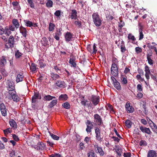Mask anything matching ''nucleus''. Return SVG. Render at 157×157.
I'll use <instances>...</instances> for the list:
<instances>
[{
    "label": "nucleus",
    "mask_w": 157,
    "mask_h": 157,
    "mask_svg": "<svg viewBox=\"0 0 157 157\" xmlns=\"http://www.w3.org/2000/svg\"><path fill=\"white\" fill-rule=\"evenodd\" d=\"M93 21L95 25L97 27L100 26L102 24V20L97 12L94 13L92 15Z\"/></svg>",
    "instance_id": "nucleus-1"
},
{
    "label": "nucleus",
    "mask_w": 157,
    "mask_h": 157,
    "mask_svg": "<svg viewBox=\"0 0 157 157\" xmlns=\"http://www.w3.org/2000/svg\"><path fill=\"white\" fill-rule=\"evenodd\" d=\"M6 83V87L8 91L9 94H12L11 92H15V84L13 82L10 80H7Z\"/></svg>",
    "instance_id": "nucleus-2"
},
{
    "label": "nucleus",
    "mask_w": 157,
    "mask_h": 157,
    "mask_svg": "<svg viewBox=\"0 0 157 157\" xmlns=\"http://www.w3.org/2000/svg\"><path fill=\"white\" fill-rule=\"evenodd\" d=\"M14 38L13 36H10L9 38L8 42L5 44V48L9 49L14 47Z\"/></svg>",
    "instance_id": "nucleus-3"
},
{
    "label": "nucleus",
    "mask_w": 157,
    "mask_h": 157,
    "mask_svg": "<svg viewBox=\"0 0 157 157\" xmlns=\"http://www.w3.org/2000/svg\"><path fill=\"white\" fill-rule=\"evenodd\" d=\"M111 72L112 75L115 77H116L118 75V70L116 64L113 63L111 68Z\"/></svg>",
    "instance_id": "nucleus-4"
},
{
    "label": "nucleus",
    "mask_w": 157,
    "mask_h": 157,
    "mask_svg": "<svg viewBox=\"0 0 157 157\" xmlns=\"http://www.w3.org/2000/svg\"><path fill=\"white\" fill-rule=\"evenodd\" d=\"M94 122L99 126L103 124V121L101 117L98 114L96 113L94 115Z\"/></svg>",
    "instance_id": "nucleus-5"
},
{
    "label": "nucleus",
    "mask_w": 157,
    "mask_h": 157,
    "mask_svg": "<svg viewBox=\"0 0 157 157\" xmlns=\"http://www.w3.org/2000/svg\"><path fill=\"white\" fill-rule=\"evenodd\" d=\"M41 96L39 92L37 91H34L33 95L32 97V102H37V99H41Z\"/></svg>",
    "instance_id": "nucleus-6"
},
{
    "label": "nucleus",
    "mask_w": 157,
    "mask_h": 157,
    "mask_svg": "<svg viewBox=\"0 0 157 157\" xmlns=\"http://www.w3.org/2000/svg\"><path fill=\"white\" fill-rule=\"evenodd\" d=\"M92 123V122L89 120H87L85 123L87 127L86 130L87 133H89L91 132L92 129L94 127Z\"/></svg>",
    "instance_id": "nucleus-7"
},
{
    "label": "nucleus",
    "mask_w": 157,
    "mask_h": 157,
    "mask_svg": "<svg viewBox=\"0 0 157 157\" xmlns=\"http://www.w3.org/2000/svg\"><path fill=\"white\" fill-rule=\"evenodd\" d=\"M87 49L89 52L93 54H95L97 51V48L95 44H94L92 47L91 45H88Z\"/></svg>",
    "instance_id": "nucleus-8"
},
{
    "label": "nucleus",
    "mask_w": 157,
    "mask_h": 157,
    "mask_svg": "<svg viewBox=\"0 0 157 157\" xmlns=\"http://www.w3.org/2000/svg\"><path fill=\"white\" fill-rule=\"evenodd\" d=\"M46 147L45 144L42 142L39 141L37 144V145H35L33 147L37 150H44Z\"/></svg>",
    "instance_id": "nucleus-9"
},
{
    "label": "nucleus",
    "mask_w": 157,
    "mask_h": 157,
    "mask_svg": "<svg viewBox=\"0 0 157 157\" xmlns=\"http://www.w3.org/2000/svg\"><path fill=\"white\" fill-rule=\"evenodd\" d=\"M95 132L96 134V138L97 140L99 141H101V130L99 128L97 127H94Z\"/></svg>",
    "instance_id": "nucleus-10"
},
{
    "label": "nucleus",
    "mask_w": 157,
    "mask_h": 157,
    "mask_svg": "<svg viewBox=\"0 0 157 157\" xmlns=\"http://www.w3.org/2000/svg\"><path fill=\"white\" fill-rule=\"evenodd\" d=\"M73 34L70 32H67L64 35L65 40L67 42H69L72 40L73 37Z\"/></svg>",
    "instance_id": "nucleus-11"
},
{
    "label": "nucleus",
    "mask_w": 157,
    "mask_h": 157,
    "mask_svg": "<svg viewBox=\"0 0 157 157\" xmlns=\"http://www.w3.org/2000/svg\"><path fill=\"white\" fill-rule=\"evenodd\" d=\"M0 109L2 115L4 117L7 115V109L5 105L3 103L0 104Z\"/></svg>",
    "instance_id": "nucleus-12"
},
{
    "label": "nucleus",
    "mask_w": 157,
    "mask_h": 157,
    "mask_svg": "<svg viewBox=\"0 0 157 157\" xmlns=\"http://www.w3.org/2000/svg\"><path fill=\"white\" fill-rule=\"evenodd\" d=\"M139 128L141 131L143 133H146L148 135H151L152 133L149 128L141 126L139 127Z\"/></svg>",
    "instance_id": "nucleus-13"
},
{
    "label": "nucleus",
    "mask_w": 157,
    "mask_h": 157,
    "mask_svg": "<svg viewBox=\"0 0 157 157\" xmlns=\"http://www.w3.org/2000/svg\"><path fill=\"white\" fill-rule=\"evenodd\" d=\"M91 101L94 105H97L99 102V98L98 96L92 95Z\"/></svg>",
    "instance_id": "nucleus-14"
},
{
    "label": "nucleus",
    "mask_w": 157,
    "mask_h": 157,
    "mask_svg": "<svg viewBox=\"0 0 157 157\" xmlns=\"http://www.w3.org/2000/svg\"><path fill=\"white\" fill-rule=\"evenodd\" d=\"M145 73V76L147 80H148L150 78L149 75L151 74L150 71L149 69V67L146 65L145 67L144 70Z\"/></svg>",
    "instance_id": "nucleus-15"
},
{
    "label": "nucleus",
    "mask_w": 157,
    "mask_h": 157,
    "mask_svg": "<svg viewBox=\"0 0 157 157\" xmlns=\"http://www.w3.org/2000/svg\"><path fill=\"white\" fill-rule=\"evenodd\" d=\"M20 33L21 34L23 37L26 38L27 35V31L26 29L22 26H21L19 28Z\"/></svg>",
    "instance_id": "nucleus-16"
},
{
    "label": "nucleus",
    "mask_w": 157,
    "mask_h": 157,
    "mask_svg": "<svg viewBox=\"0 0 157 157\" xmlns=\"http://www.w3.org/2000/svg\"><path fill=\"white\" fill-rule=\"evenodd\" d=\"M55 85L56 86L59 88H64L66 87V84L64 81L57 80L56 81Z\"/></svg>",
    "instance_id": "nucleus-17"
},
{
    "label": "nucleus",
    "mask_w": 157,
    "mask_h": 157,
    "mask_svg": "<svg viewBox=\"0 0 157 157\" xmlns=\"http://www.w3.org/2000/svg\"><path fill=\"white\" fill-rule=\"evenodd\" d=\"M125 107L126 110L128 113H132L134 110L133 107L130 106V103L128 102L126 103Z\"/></svg>",
    "instance_id": "nucleus-18"
},
{
    "label": "nucleus",
    "mask_w": 157,
    "mask_h": 157,
    "mask_svg": "<svg viewBox=\"0 0 157 157\" xmlns=\"http://www.w3.org/2000/svg\"><path fill=\"white\" fill-rule=\"evenodd\" d=\"M6 57L5 56H2L0 58V66L1 67H3L6 64L7 61Z\"/></svg>",
    "instance_id": "nucleus-19"
},
{
    "label": "nucleus",
    "mask_w": 157,
    "mask_h": 157,
    "mask_svg": "<svg viewBox=\"0 0 157 157\" xmlns=\"http://www.w3.org/2000/svg\"><path fill=\"white\" fill-rule=\"evenodd\" d=\"M70 17L72 19H76L77 17V12L75 9L71 10V12L70 13Z\"/></svg>",
    "instance_id": "nucleus-20"
},
{
    "label": "nucleus",
    "mask_w": 157,
    "mask_h": 157,
    "mask_svg": "<svg viewBox=\"0 0 157 157\" xmlns=\"http://www.w3.org/2000/svg\"><path fill=\"white\" fill-rule=\"evenodd\" d=\"M15 90V92H11L12 94H9L11 96V98L13 99L14 101H18L19 100V97L16 94ZM11 98V97H10Z\"/></svg>",
    "instance_id": "nucleus-21"
},
{
    "label": "nucleus",
    "mask_w": 157,
    "mask_h": 157,
    "mask_svg": "<svg viewBox=\"0 0 157 157\" xmlns=\"http://www.w3.org/2000/svg\"><path fill=\"white\" fill-rule=\"evenodd\" d=\"M151 122L149 123L150 127L151 128L152 130L155 132L157 134V126L156 124L151 120Z\"/></svg>",
    "instance_id": "nucleus-22"
},
{
    "label": "nucleus",
    "mask_w": 157,
    "mask_h": 157,
    "mask_svg": "<svg viewBox=\"0 0 157 157\" xmlns=\"http://www.w3.org/2000/svg\"><path fill=\"white\" fill-rule=\"evenodd\" d=\"M41 44L43 46L45 47H48L49 46V44L48 40L45 37H43L41 40Z\"/></svg>",
    "instance_id": "nucleus-23"
},
{
    "label": "nucleus",
    "mask_w": 157,
    "mask_h": 157,
    "mask_svg": "<svg viewBox=\"0 0 157 157\" xmlns=\"http://www.w3.org/2000/svg\"><path fill=\"white\" fill-rule=\"evenodd\" d=\"M68 98V97L67 94H63L59 96L58 99L60 101H65L67 100Z\"/></svg>",
    "instance_id": "nucleus-24"
},
{
    "label": "nucleus",
    "mask_w": 157,
    "mask_h": 157,
    "mask_svg": "<svg viewBox=\"0 0 157 157\" xmlns=\"http://www.w3.org/2000/svg\"><path fill=\"white\" fill-rule=\"evenodd\" d=\"M156 151L154 150L149 151L147 153V157H156Z\"/></svg>",
    "instance_id": "nucleus-25"
},
{
    "label": "nucleus",
    "mask_w": 157,
    "mask_h": 157,
    "mask_svg": "<svg viewBox=\"0 0 157 157\" xmlns=\"http://www.w3.org/2000/svg\"><path fill=\"white\" fill-rule=\"evenodd\" d=\"M24 77L22 73L21 74H18L17 75L16 77V81L17 82H21L23 80V78Z\"/></svg>",
    "instance_id": "nucleus-26"
},
{
    "label": "nucleus",
    "mask_w": 157,
    "mask_h": 157,
    "mask_svg": "<svg viewBox=\"0 0 157 157\" xmlns=\"http://www.w3.org/2000/svg\"><path fill=\"white\" fill-rule=\"evenodd\" d=\"M9 124L10 126L14 129L17 128V124L15 121L13 119L9 121Z\"/></svg>",
    "instance_id": "nucleus-27"
},
{
    "label": "nucleus",
    "mask_w": 157,
    "mask_h": 157,
    "mask_svg": "<svg viewBox=\"0 0 157 157\" xmlns=\"http://www.w3.org/2000/svg\"><path fill=\"white\" fill-rule=\"evenodd\" d=\"M12 21L13 25L15 26L16 28L17 29L19 28L20 24L18 20L17 19H14L12 20Z\"/></svg>",
    "instance_id": "nucleus-28"
},
{
    "label": "nucleus",
    "mask_w": 157,
    "mask_h": 157,
    "mask_svg": "<svg viewBox=\"0 0 157 157\" xmlns=\"http://www.w3.org/2000/svg\"><path fill=\"white\" fill-rule=\"evenodd\" d=\"M125 126L128 128H130L133 124L132 122L129 120H127L125 122Z\"/></svg>",
    "instance_id": "nucleus-29"
},
{
    "label": "nucleus",
    "mask_w": 157,
    "mask_h": 157,
    "mask_svg": "<svg viewBox=\"0 0 157 157\" xmlns=\"http://www.w3.org/2000/svg\"><path fill=\"white\" fill-rule=\"evenodd\" d=\"M50 76L53 80L58 79L60 77L58 75L55 74L54 72H52L50 74Z\"/></svg>",
    "instance_id": "nucleus-30"
},
{
    "label": "nucleus",
    "mask_w": 157,
    "mask_h": 157,
    "mask_svg": "<svg viewBox=\"0 0 157 157\" xmlns=\"http://www.w3.org/2000/svg\"><path fill=\"white\" fill-rule=\"evenodd\" d=\"M114 87L117 90H120L121 89V87L120 83L117 81L113 83Z\"/></svg>",
    "instance_id": "nucleus-31"
},
{
    "label": "nucleus",
    "mask_w": 157,
    "mask_h": 157,
    "mask_svg": "<svg viewBox=\"0 0 157 157\" xmlns=\"http://www.w3.org/2000/svg\"><path fill=\"white\" fill-rule=\"evenodd\" d=\"M57 101L56 100H53L48 105V107L49 108H52L54 106L56 105L57 103Z\"/></svg>",
    "instance_id": "nucleus-32"
},
{
    "label": "nucleus",
    "mask_w": 157,
    "mask_h": 157,
    "mask_svg": "<svg viewBox=\"0 0 157 157\" xmlns=\"http://www.w3.org/2000/svg\"><path fill=\"white\" fill-rule=\"evenodd\" d=\"M95 147L97 149L98 152L99 153L100 155L102 156L104 154V152L101 147H99L98 145H96Z\"/></svg>",
    "instance_id": "nucleus-33"
},
{
    "label": "nucleus",
    "mask_w": 157,
    "mask_h": 157,
    "mask_svg": "<svg viewBox=\"0 0 157 157\" xmlns=\"http://www.w3.org/2000/svg\"><path fill=\"white\" fill-rule=\"evenodd\" d=\"M0 72L3 77H6L7 76L8 73L6 70L4 68H2L0 69Z\"/></svg>",
    "instance_id": "nucleus-34"
},
{
    "label": "nucleus",
    "mask_w": 157,
    "mask_h": 157,
    "mask_svg": "<svg viewBox=\"0 0 157 157\" xmlns=\"http://www.w3.org/2000/svg\"><path fill=\"white\" fill-rule=\"evenodd\" d=\"M24 22L27 27H31L33 26V23L31 21L27 20H24Z\"/></svg>",
    "instance_id": "nucleus-35"
},
{
    "label": "nucleus",
    "mask_w": 157,
    "mask_h": 157,
    "mask_svg": "<svg viewBox=\"0 0 157 157\" xmlns=\"http://www.w3.org/2000/svg\"><path fill=\"white\" fill-rule=\"evenodd\" d=\"M117 154L119 156L121 155V149L119 148L118 146H116L115 148L114 149Z\"/></svg>",
    "instance_id": "nucleus-36"
},
{
    "label": "nucleus",
    "mask_w": 157,
    "mask_h": 157,
    "mask_svg": "<svg viewBox=\"0 0 157 157\" xmlns=\"http://www.w3.org/2000/svg\"><path fill=\"white\" fill-rule=\"evenodd\" d=\"M151 56V55H150L147 54V59L148 63L150 65H152L153 64L154 61L151 59L150 57Z\"/></svg>",
    "instance_id": "nucleus-37"
},
{
    "label": "nucleus",
    "mask_w": 157,
    "mask_h": 157,
    "mask_svg": "<svg viewBox=\"0 0 157 157\" xmlns=\"http://www.w3.org/2000/svg\"><path fill=\"white\" fill-rule=\"evenodd\" d=\"M30 69L32 72L35 71L36 69V65L34 63H32L30 66Z\"/></svg>",
    "instance_id": "nucleus-38"
},
{
    "label": "nucleus",
    "mask_w": 157,
    "mask_h": 157,
    "mask_svg": "<svg viewBox=\"0 0 157 157\" xmlns=\"http://www.w3.org/2000/svg\"><path fill=\"white\" fill-rule=\"evenodd\" d=\"M62 106L65 108L67 109H69L70 108L71 105L67 101L62 104Z\"/></svg>",
    "instance_id": "nucleus-39"
},
{
    "label": "nucleus",
    "mask_w": 157,
    "mask_h": 157,
    "mask_svg": "<svg viewBox=\"0 0 157 157\" xmlns=\"http://www.w3.org/2000/svg\"><path fill=\"white\" fill-rule=\"evenodd\" d=\"M53 98H55V97L51 96L49 95H46L44 97V99L46 101H50L52 100Z\"/></svg>",
    "instance_id": "nucleus-40"
},
{
    "label": "nucleus",
    "mask_w": 157,
    "mask_h": 157,
    "mask_svg": "<svg viewBox=\"0 0 157 157\" xmlns=\"http://www.w3.org/2000/svg\"><path fill=\"white\" fill-rule=\"evenodd\" d=\"M55 25L52 23H49L48 30L49 31H52L54 30V28L55 27Z\"/></svg>",
    "instance_id": "nucleus-41"
},
{
    "label": "nucleus",
    "mask_w": 157,
    "mask_h": 157,
    "mask_svg": "<svg viewBox=\"0 0 157 157\" xmlns=\"http://www.w3.org/2000/svg\"><path fill=\"white\" fill-rule=\"evenodd\" d=\"M4 134L5 136H7V135L9 133H11L12 132V130L11 128H7L3 130Z\"/></svg>",
    "instance_id": "nucleus-42"
},
{
    "label": "nucleus",
    "mask_w": 157,
    "mask_h": 157,
    "mask_svg": "<svg viewBox=\"0 0 157 157\" xmlns=\"http://www.w3.org/2000/svg\"><path fill=\"white\" fill-rule=\"evenodd\" d=\"M121 78L122 79V83L123 84H126L128 83V81L126 78L124 77L123 75H121Z\"/></svg>",
    "instance_id": "nucleus-43"
},
{
    "label": "nucleus",
    "mask_w": 157,
    "mask_h": 157,
    "mask_svg": "<svg viewBox=\"0 0 157 157\" xmlns=\"http://www.w3.org/2000/svg\"><path fill=\"white\" fill-rule=\"evenodd\" d=\"M33 0H27L28 2V5H29L30 7L32 8H34V4L33 2Z\"/></svg>",
    "instance_id": "nucleus-44"
},
{
    "label": "nucleus",
    "mask_w": 157,
    "mask_h": 157,
    "mask_svg": "<svg viewBox=\"0 0 157 157\" xmlns=\"http://www.w3.org/2000/svg\"><path fill=\"white\" fill-rule=\"evenodd\" d=\"M53 2L51 0L48 1L46 4V6L48 8H51L52 7Z\"/></svg>",
    "instance_id": "nucleus-45"
},
{
    "label": "nucleus",
    "mask_w": 157,
    "mask_h": 157,
    "mask_svg": "<svg viewBox=\"0 0 157 157\" xmlns=\"http://www.w3.org/2000/svg\"><path fill=\"white\" fill-rule=\"evenodd\" d=\"M31 106L32 108L34 110L37 109L38 108L37 102L33 103L32 101Z\"/></svg>",
    "instance_id": "nucleus-46"
},
{
    "label": "nucleus",
    "mask_w": 157,
    "mask_h": 157,
    "mask_svg": "<svg viewBox=\"0 0 157 157\" xmlns=\"http://www.w3.org/2000/svg\"><path fill=\"white\" fill-rule=\"evenodd\" d=\"M39 65L40 66V68H41L44 67L46 66V63H44L43 61L42 60H40L39 61Z\"/></svg>",
    "instance_id": "nucleus-47"
},
{
    "label": "nucleus",
    "mask_w": 157,
    "mask_h": 157,
    "mask_svg": "<svg viewBox=\"0 0 157 157\" xmlns=\"http://www.w3.org/2000/svg\"><path fill=\"white\" fill-rule=\"evenodd\" d=\"M22 54L20 52L19 50H17L15 52V56L16 58H19L22 55Z\"/></svg>",
    "instance_id": "nucleus-48"
},
{
    "label": "nucleus",
    "mask_w": 157,
    "mask_h": 157,
    "mask_svg": "<svg viewBox=\"0 0 157 157\" xmlns=\"http://www.w3.org/2000/svg\"><path fill=\"white\" fill-rule=\"evenodd\" d=\"M88 157H94L95 156V153L94 151L91 150L90 152L88 153Z\"/></svg>",
    "instance_id": "nucleus-49"
},
{
    "label": "nucleus",
    "mask_w": 157,
    "mask_h": 157,
    "mask_svg": "<svg viewBox=\"0 0 157 157\" xmlns=\"http://www.w3.org/2000/svg\"><path fill=\"white\" fill-rule=\"evenodd\" d=\"M139 145L141 146H145L147 145V143L145 141L141 140L140 142Z\"/></svg>",
    "instance_id": "nucleus-50"
},
{
    "label": "nucleus",
    "mask_w": 157,
    "mask_h": 157,
    "mask_svg": "<svg viewBox=\"0 0 157 157\" xmlns=\"http://www.w3.org/2000/svg\"><path fill=\"white\" fill-rule=\"evenodd\" d=\"M50 135L52 138L54 140H58L59 139V137L53 134L50 133Z\"/></svg>",
    "instance_id": "nucleus-51"
},
{
    "label": "nucleus",
    "mask_w": 157,
    "mask_h": 157,
    "mask_svg": "<svg viewBox=\"0 0 157 157\" xmlns=\"http://www.w3.org/2000/svg\"><path fill=\"white\" fill-rule=\"evenodd\" d=\"M137 89L138 91L141 92L143 91V88L142 85L140 84H138L137 86Z\"/></svg>",
    "instance_id": "nucleus-52"
},
{
    "label": "nucleus",
    "mask_w": 157,
    "mask_h": 157,
    "mask_svg": "<svg viewBox=\"0 0 157 157\" xmlns=\"http://www.w3.org/2000/svg\"><path fill=\"white\" fill-rule=\"evenodd\" d=\"M128 39L131 40L132 41H134L136 40L134 36L132 35L131 33H130L128 34Z\"/></svg>",
    "instance_id": "nucleus-53"
},
{
    "label": "nucleus",
    "mask_w": 157,
    "mask_h": 157,
    "mask_svg": "<svg viewBox=\"0 0 157 157\" xmlns=\"http://www.w3.org/2000/svg\"><path fill=\"white\" fill-rule=\"evenodd\" d=\"M77 20L78 21H75L74 22V24L76 26H78L79 27H81V22L79 21L78 19H77Z\"/></svg>",
    "instance_id": "nucleus-54"
},
{
    "label": "nucleus",
    "mask_w": 157,
    "mask_h": 157,
    "mask_svg": "<svg viewBox=\"0 0 157 157\" xmlns=\"http://www.w3.org/2000/svg\"><path fill=\"white\" fill-rule=\"evenodd\" d=\"M54 69L58 73V71H61V68L59 67L57 65H56L54 66Z\"/></svg>",
    "instance_id": "nucleus-55"
},
{
    "label": "nucleus",
    "mask_w": 157,
    "mask_h": 157,
    "mask_svg": "<svg viewBox=\"0 0 157 157\" xmlns=\"http://www.w3.org/2000/svg\"><path fill=\"white\" fill-rule=\"evenodd\" d=\"M61 12L60 10H57L54 13V15L57 17H59L61 15Z\"/></svg>",
    "instance_id": "nucleus-56"
},
{
    "label": "nucleus",
    "mask_w": 157,
    "mask_h": 157,
    "mask_svg": "<svg viewBox=\"0 0 157 157\" xmlns=\"http://www.w3.org/2000/svg\"><path fill=\"white\" fill-rule=\"evenodd\" d=\"M139 32L140 31H143V29H144V26L143 25H142L140 23H139Z\"/></svg>",
    "instance_id": "nucleus-57"
},
{
    "label": "nucleus",
    "mask_w": 157,
    "mask_h": 157,
    "mask_svg": "<svg viewBox=\"0 0 157 157\" xmlns=\"http://www.w3.org/2000/svg\"><path fill=\"white\" fill-rule=\"evenodd\" d=\"M13 138L15 141L17 142L19 140V139L18 136L15 134L13 135Z\"/></svg>",
    "instance_id": "nucleus-58"
},
{
    "label": "nucleus",
    "mask_w": 157,
    "mask_h": 157,
    "mask_svg": "<svg viewBox=\"0 0 157 157\" xmlns=\"http://www.w3.org/2000/svg\"><path fill=\"white\" fill-rule=\"evenodd\" d=\"M70 64H71V67H73L76 69L78 68V66L77 65L76 63H75V62L71 63H70Z\"/></svg>",
    "instance_id": "nucleus-59"
},
{
    "label": "nucleus",
    "mask_w": 157,
    "mask_h": 157,
    "mask_svg": "<svg viewBox=\"0 0 157 157\" xmlns=\"http://www.w3.org/2000/svg\"><path fill=\"white\" fill-rule=\"evenodd\" d=\"M135 51L137 53H139L142 52V49L139 47H136L135 48Z\"/></svg>",
    "instance_id": "nucleus-60"
},
{
    "label": "nucleus",
    "mask_w": 157,
    "mask_h": 157,
    "mask_svg": "<svg viewBox=\"0 0 157 157\" xmlns=\"http://www.w3.org/2000/svg\"><path fill=\"white\" fill-rule=\"evenodd\" d=\"M139 33V40H141L144 38V34L143 31H140Z\"/></svg>",
    "instance_id": "nucleus-61"
},
{
    "label": "nucleus",
    "mask_w": 157,
    "mask_h": 157,
    "mask_svg": "<svg viewBox=\"0 0 157 157\" xmlns=\"http://www.w3.org/2000/svg\"><path fill=\"white\" fill-rule=\"evenodd\" d=\"M121 52L122 53H124L125 52V51L126 50V48L125 47V46L124 45H122L121 46Z\"/></svg>",
    "instance_id": "nucleus-62"
},
{
    "label": "nucleus",
    "mask_w": 157,
    "mask_h": 157,
    "mask_svg": "<svg viewBox=\"0 0 157 157\" xmlns=\"http://www.w3.org/2000/svg\"><path fill=\"white\" fill-rule=\"evenodd\" d=\"M131 154L130 152L124 153L123 156L124 157H131Z\"/></svg>",
    "instance_id": "nucleus-63"
},
{
    "label": "nucleus",
    "mask_w": 157,
    "mask_h": 157,
    "mask_svg": "<svg viewBox=\"0 0 157 157\" xmlns=\"http://www.w3.org/2000/svg\"><path fill=\"white\" fill-rule=\"evenodd\" d=\"M4 33H5V34L8 36H9L11 33L10 30L8 29L5 30Z\"/></svg>",
    "instance_id": "nucleus-64"
}]
</instances>
